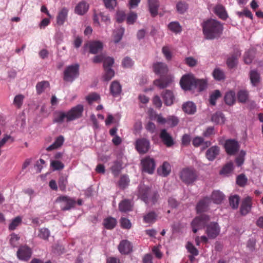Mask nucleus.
<instances>
[{
    "mask_svg": "<svg viewBox=\"0 0 263 263\" xmlns=\"http://www.w3.org/2000/svg\"><path fill=\"white\" fill-rule=\"evenodd\" d=\"M154 71L161 76V78L154 81V84L160 89H163L170 86L173 81V77L166 75L168 72V67L166 64L158 62L153 65Z\"/></svg>",
    "mask_w": 263,
    "mask_h": 263,
    "instance_id": "1",
    "label": "nucleus"
},
{
    "mask_svg": "<svg viewBox=\"0 0 263 263\" xmlns=\"http://www.w3.org/2000/svg\"><path fill=\"white\" fill-rule=\"evenodd\" d=\"M202 29L205 37L208 40H213L221 36L223 27L219 21L210 19L203 22Z\"/></svg>",
    "mask_w": 263,
    "mask_h": 263,
    "instance_id": "2",
    "label": "nucleus"
},
{
    "mask_svg": "<svg viewBox=\"0 0 263 263\" xmlns=\"http://www.w3.org/2000/svg\"><path fill=\"white\" fill-rule=\"evenodd\" d=\"M138 197L147 205L155 204L159 198V194L156 192H152L148 186L144 184H140L138 188Z\"/></svg>",
    "mask_w": 263,
    "mask_h": 263,
    "instance_id": "3",
    "label": "nucleus"
},
{
    "mask_svg": "<svg viewBox=\"0 0 263 263\" xmlns=\"http://www.w3.org/2000/svg\"><path fill=\"white\" fill-rule=\"evenodd\" d=\"M180 178L186 184H190L196 181L197 178L196 171L192 168H184L180 172Z\"/></svg>",
    "mask_w": 263,
    "mask_h": 263,
    "instance_id": "4",
    "label": "nucleus"
},
{
    "mask_svg": "<svg viewBox=\"0 0 263 263\" xmlns=\"http://www.w3.org/2000/svg\"><path fill=\"white\" fill-rule=\"evenodd\" d=\"M210 220L209 216L203 214L196 217L191 222V227L193 232L196 233L198 230L202 229L206 225Z\"/></svg>",
    "mask_w": 263,
    "mask_h": 263,
    "instance_id": "5",
    "label": "nucleus"
},
{
    "mask_svg": "<svg viewBox=\"0 0 263 263\" xmlns=\"http://www.w3.org/2000/svg\"><path fill=\"white\" fill-rule=\"evenodd\" d=\"M79 65L78 64L67 66L64 71L63 79L67 82H72L79 76Z\"/></svg>",
    "mask_w": 263,
    "mask_h": 263,
    "instance_id": "6",
    "label": "nucleus"
},
{
    "mask_svg": "<svg viewBox=\"0 0 263 263\" xmlns=\"http://www.w3.org/2000/svg\"><path fill=\"white\" fill-rule=\"evenodd\" d=\"M195 79L194 76L191 73L183 76L180 81L181 88L185 91L195 89Z\"/></svg>",
    "mask_w": 263,
    "mask_h": 263,
    "instance_id": "7",
    "label": "nucleus"
},
{
    "mask_svg": "<svg viewBox=\"0 0 263 263\" xmlns=\"http://www.w3.org/2000/svg\"><path fill=\"white\" fill-rule=\"evenodd\" d=\"M57 201L62 202L61 209L63 211L74 208L76 204V201L73 198L66 195L58 197Z\"/></svg>",
    "mask_w": 263,
    "mask_h": 263,
    "instance_id": "8",
    "label": "nucleus"
},
{
    "mask_svg": "<svg viewBox=\"0 0 263 263\" xmlns=\"http://www.w3.org/2000/svg\"><path fill=\"white\" fill-rule=\"evenodd\" d=\"M220 227L216 222L208 223L206 227L205 233L210 239H215L219 234Z\"/></svg>",
    "mask_w": 263,
    "mask_h": 263,
    "instance_id": "9",
    "label": "nucleus"
},
{
    "mask_svg": "<svg viewBox=\"0 0 263 263\" xmlns=\"http://www.w3.org/2000/svg\"><path fill=\"white\" fill-rule=\"evenodd\" d=\"M224 148L226 153L230 155H234L239 151L240 145L235 139H228L225 141Z\"/></svg>",
    "mask_w": 263,
    "mask_h": 263,
    "instance_id": "10",
    "label": "nucleus"
},
{
    "mask_svg": "<svg viewBox=\"0 0 263 263\" xmlns=\"http://www.w3.org/2000/svg\"><path fill=\"white\" fill-rule=\"evenodd\" d=\"M83 110V106L81 104H79L72 107L70 110L67 112L68 115V121H73L80 118L82 116Z\"/></svg>",
    "mask_w": 263,
    "mask_h": 263,
    "instance_id": "11",
    "label": "nucleus"
},
{
    "mask_svg": "<svg viewBox=\"0 0 263 263\" xmlns=\"http://www.w3.org/2000/svg\"><path fill=\"white\" fill-rule=\"evenodd\" d=\"M135 146L139 153L145 154L149 149L150 142L146 138L138 139L136 141Z\"/></svg>",
    "mask_w": 263,
    "mask_h": 263,
    "instance_id": "12",
    "label": "nucleus"
},
{
    "mask_svg": "<svg viewBox=\"0 0 263 263\" xmlns=\"http://www.w3.org/2000/svg\"><path fill=\"white\" fill-rule=\"evenodd\" d=\"M31 249L27 246L24 245L20 247L17 251V256L20 260L27 261L31 257Z\"/></svg>",
    "mask_w": 263,
    "mask_h": 263,
    "instance_id": "13",
    "label": "nucleus"
},
{
    "mask_svg": "<svg viewBox=\"0 0 263 263\" xmlns=\"http://www.w3.org/2000/svg\"><path fill=\"white\" fill-rule=\"evenodd\" d=\"M142 167L144 172L152 174L155 168V163L154 159L146 157L141 161Z\"/></svg>",
    "mask_w": 263,
    "mask_h": 263,
    "instance_id": "14",
    "label": "nucleus"
},
{
    "mask_svg": "<svg viewBox=\"0 0 263 263\" xmlns=\"http://www.w3.org/2000/svg\"><path fill=\"white\" fill-rule=\"evenodd\" d=\"M159 137L167 147H171L174 144L173 137L165 129L161 130Z\"/></svg>",
    "mask_w": 263,
    "mask_h": 263,
    "instance_id": "15",
    "label": "nucleus"
},
{
    "mask_svg": "<svg viewBox=\"0 0 263 263\" xmlns=\"http://www.w3.org/2000/svg\"><path fill=\"white\" fill-rule=\"evenodd\" d=\"M69 10L66 7L62 8L58 13L56 21L59 26L63 25L67 20Z\"/></svg>",
    "mask_w": 263,
    "mask_h": 263,
    "instance_id": "16",
    "label": "nucleus"
},
{
    "mask_svg": "<svg viewBox=\"0 0 263 263\" xmlns=\"http://www.w3.org/2000/svg\"><path fill=\"white\" fill-rule=\"evenodd\" d=\"M118 249L121 254H127L133 251V246L128 240H123L120 242Z\"/></svg>",
    "mask_w": 263,
    "mask_h": 263,
    "instance_id": "17",
    "label": "nucleus"
},
{
    "mask_svg": "<svg viewBox=\"0 0 263 263\" xmlns=\"http://www.w3.org/2000/svg\"><path fill=\"white\" fill-rule=\"evenodd\" d=\"M252 202L251 198L249 197H246L242 202L240 208V213L243 216L249 213L251 209Z\"/></svg>",
    "mask_w": 263,
    "mask_h": 263,
    "instance_id": "18",
    "label": "nucleus"
},
{
    "mask_svg": "<svg viewBox=\"0 0 263 263\" xmlns=\"http://www.w3.org/2000/svg\"><path fill=\"white\" fill-rule=\"evenodd\" d=\"M220 148L218 146H213L209 148L206 152V158L209 161H213L219 154Z\"/></svg>",
    "mask_w": 263,
    "mask_h": 263,
    "instance_id": "19",
    "label": "nucleus"
},
{
    "mask_svg": "<svg viewBox=\"0 0 263 263\" xmlns=\"http://www.w3.org/2000/svg\"><path fill=\"white\" fill-rule=\"evenodd\" d=\"M162 97L164 103L166 106H170L173 104L175 97L171 90H165L162 93Z\"/></svg>",
    "mask_w": 263,
    "mask_h": 263,
    "instance_id": "20",
    "label": "nucleus"
},
{
    "mask_svg": "<svg viewBox=\"0 0 263 263\" xmlns=\"http://www.w3.org/2000/svg\"><path fill=\"white\" fill-rule=\"evenodd\" d=\"M89 9V5L84 1L79 2L76 6L74 12L76 13L82 15L86 13Z\"/></svg>",
    "mask_w": 263,
    "mask_h": 263,
    "instance_id": "21",
    "label": "nucleus"
},
{
    "mask_svg": "<svg viewBox=\"0 0 263 263\" xmlns=\"http://www.w3.org/2000/svg\"><path fill=\"white\" fill-rule=\"evenodd\" d=\"M122 91V87L117 81H113L110 85V93L114 97H118Z\"/></svg>",
    "mask_w": 263,
    "mask_h": 263,
    "instance_id": "22",
    "label": "nucleus"
},
{
    "mask_svg": "<svg viewBox=\"0 0 263 263\" xmlns=\"http://www.w3.org/2000/svg\"><path fill=\"white\" fill-rule=\"evenodd\" d=\"M210 202V199L208 197L204 198L199 201L196 205L197 213H201L207 210Z\"/></svg>",
    "mask_w": 263,
    "mask_h": 263,
    "instance_id": "23",
    "label": "nucleus"
},
{
    "mask_svg": "<svg viewBox=\"0 0 263 263\" xmlns=\"http://www.w3.org/2000/svg\"><path fill=\"white\" fill-rule=\"evenodd\" d=\"M249 78L251 83L254 87L257 86L260 82V75L256 70H252L250 71Z\"/></svg>",
    "mask_w": 263,
    "mask_h": 263,
    "instance_id": "24",
    "label": "nucleus"
},
{
    "mask_svg": "<svg viewBox=\"0 0 263 263\" xmlns=\"http://www.w3.org/2000/svg\"><path fill=\"white\" fill-rule=\"evenodd\" d=\"M148 4L149 12L153 17L158 14V10L159 7L158 0H148Z\"/></svg>",
    "mask_w": 263,
    "mask_h": 263,
    "instance_id": "25",
    "label": "nucleus"
},
{
    "mask_svg": "<svg viewBox=\"0 0 263 263\" xmlns=\"http://www.w3.org/2000/svg\"><path fill=\"white\" fill-rule=\"evenodd\" d=\"M132 201L129 199H125L119 204V210L121 212H127L132 210Z\"/></svg>",
    "mask_w": 263,
    "mask_h": 263,
    "instance_id": "26",
    "label": "nucleus"
},
{
    "mask_svg": "<svg viewBox=\"0 0 263 263\" xmlns=\"http://www.w3.org/2000/svg\"><path fill=\"white\" fill-rule=\"evenodd\" d=\"M183 111L189 115H193L196 111V106L192 102H187L182 105Z\"/></svg>",
    "mask_w": 263,
    "mask_h": 263,
    "instance_id": "27",
    "label": "nucleus"
},
{
    "mask_svg": "<svg viewBox=\"0 0 263 263\" xmlns=\"http://www.w3.org/2000/svg\"><path fill=\"white\" fill-rule=\"evenodd\" d=\"M117 221L116 218L109 216L103 220V226L107 230H112L116 226Z\"/></svg>",
    "mask_w": 263,
    "mask_h": 263,
    "instance_id": "28",
    "label": "nucleus"
},
{
    "mask_svg": "<svg viewBox=\"0 0 263 263\" xmlns=\"http://www.w3.org/2000/svg\"><path fill=\"white\" fill-rule=\"evenodd\" d=\"M171 165L167 162H164L162 165L158 168V174L162 176L166 177L171 172Z\"/></svg>",
    "mask_w": 263,
    "mask_h": 263,
    "instance_id": "29",
    "label": "nucleus"
},
{
    "mask_svg": "<svg viewBox=\"0 0 263 263\" xmlns=\"http://www.w3.org/2000/svg\"><path fill=\"white\" fill-rule=\"evenodd\" d=\"M224 100L226 104L231 106L235 102V93L231 90L226 93Z\"/></svg>",
    "mask_w": 263,
    "mask_h": 263,
    "instance_id": "30",
    "label": "nucleus"
},
{
    "mask_svg": "<svg viewBox=\"0 0 263 263\" xmlns=\"http://www.w3.org/2000/svg\"><path fill=\"white\" fill-rule=\"evenodd\" d=\"M215 13L219 18L225 20L228 17V14L224 7L222 5H217L215 8Z\"/></svg>",
    "mask_w": 263,
    "mask_h": 263,
    "instance_id": "31",
    "label": "nucleus"
},
{
    "mask_svg": "<svg viewBox=\"0 0 263 263\" xmlns=\"http://www.w3.org/2000/svg\"><path fill=\"white\" fill-rule=\"evenodd\" d=\"M64 140V137L62 136H59L53 144L47 147L46 150L49 152L60 147L62 145Z\"/></svg>",
    "mask_w": 263,
    "mask_h": 263,
    "instance_id": "32",
    "label": "nucleus"
},
{
    "mask_svg": "<svg viewBox=\"0 0 263 263\" xmlns=\"http://www.w3.org/2000/svg\"><path fill=\"white\" fill-rule=\"evenodd\" d=\"M103 48L102 43L99 41L91 42L89 45L90 52L93 54L98 53Z\"/></svg>",
    "mask_w": 263,
    "mask_h": 263,
    "instance_id": "33",
    "label": "nucleus"
},
{
    "mask_svg": "<svg viewBox=\"0 0 263 263\" xmlns=\"http://www.w3.org/2000/svg\"><path fill=\"white\" fill-rule=\"evenodd\" d=\"M49 86L50 84L47 81H42L38 82L36 85V93L38 95H41L47 88L49 87Z\"/></svg>",
    "mask_w": 263,
    "mask_h": 263,
    "instance_id": "34",
    "label": "nucleus"
},
{
    "mask_svg": "<svg viewBox=\"0 0 263 263\" xmlns=\"http://www.w3.org/2000/svg\"><path fill=\"white\" fill-rule=\"evenodd\" d=\"M196 84L195 85V88H197L199 91H202L205 90L207 87L208 82L206 79H195Z\"/></svg>",
    "mask_w": 263,
    "mask_h": 263,
    "instance_id": "35",
    "label": "nucleus"
},
{
    "mask_svg": "<svg viewBox=\"0 0 263 263\" xmlns=\"http://www.w3.org/2000/svg\"><path fill=\"white\" fill-rule=\"evenodd\" d=\"M66 119L67 122L68 121V115L67 113L63 111H59L57 113L53 119L54 123H62Z\"/></svg>",
    "mask_w": 263,
    "mask_h": 263,
    "instance_id": "36",
    "label": "nucleus"
},
{
    "mask_svg": "<svg viewBox=\"0 0 263 263\" xmlns=\"http://www.w3.org/2000/svg\"><path fill=\"white\" fill-rule=\"evenodd\" d=\"M157 215L155 212H151L143 216V221L146 223H154L156 221Z\"/></svg>",
    "mask_w": 263,
    "mask_h": 263,
    "instance_id": "37",
    "label": "nucleus"
},
{
    "mask_svg": "<svg viewBox=\"0 0 263 263\" xmlns=\"http://www.w3.org/2000/svg\"><path fill=\"white\" fill-rule=\"evenodd\" d=\"M211 198L215 203L220 204L224 199V195L219 191H214Z\"/></svg>",
    "mask_w": 263,
    "mask_h": 263,
    "instance_id": "38",
    "label": "nucleus"
},
{
    "mask_svg": "<svg viewBox=\"0 0 263 263\" xmlns=\"http://www.w3.org/2000/svg\"><path fill=\"white\" fill-rule=\"evenodd\" d=\"M211 120L216 124L223 123L224 122V115L221 112H216L212 115Z\"/></svg>",
    "mask_w": 263,
    "mask_h": 263,
    "instance_id": "39",
    "label": "nucleus"
},
{
    "mask_svg": "<svg viewBox=\"0 0 263 263\" xmlns=\"http://www.w3.org/2000/svg\"><path fill=\"white\" fill-rule=\"evenodd\" d=\"M168 29L176 34L182 31V27L178 22H172L168 25Z\"/></svg>",
    "mask_w": 263,
    "mask_h": 263,
    "instance_id": "40",
    "label": "nucleus"
},
{
    "mask_svg": "<svg viewBox=\"0 0 263 263\" xmlns=\"http://www.w3.org/2000/svg\"><path fill=\"white\" fill-rule=\"evenodd\" d=\"M122 168V163L120 161H116L111 167V171L114 176L117 177L119 175Z\"/></svg>",
    "mask_w": 263,
    "mask_h": 263,
    "instance_id": "41",
    "label": "nucleus"
},
{
    "mask_svg": "<svg viewBox=\"0 0 263 263\" xmlns=\"http://www.w3.org/2000/svg\"><path fill=\"white\" fill-rule=\"evenodd\" d=\"M22 222V218L21 216H18L13 219L9 224L8 229L10 231H13L16 229V228L21 224Z\"/></svg>",
    "mask_w": 263,
    "mask_h": 263,
    "instance_id": "42",
    "label": "nucleus"
},
{
    "mask_svg": "<svg viewBox=\"0 0 263 263\" xmlns=\"http://www.w3.org/2000/svg\"><path fill=\"white\" fill-rule=\"evenodd\" d=\"M221 94L219 90H214L210 96L209 102L211 105L214 106L216 105V100L220 98Z\"/></svg>",
    "mask_w": 263,
    "mask_h": 263,
    "instance_id": "43",
    "label": "nucleus"
},
{
    "mask_svg": "<svg viewBox=\"0 0 263 263\" xmlns=\"http://www.w3.org/2000/svg\"><path fill=\"white\" fill-rule=\"evenodd\" d=\"M238 101L242 103L247 102L249 98V93L247 90H240L237 93Z\"/></svg>",
    "mask_w": 263,
    "mask_h": 263,
    "instance_id": "44",
    "label": "nucleus"
},
{
    "mask_svg": "<svg viewBox=\"0 0 263 263\" xmlns=\"http://www.w3.org/2000/svg\"><path fill=\"white\" fill-rule=\"evenodd\" d=\"M233 163L230 162L227 163L220 171V174L221 175H228L233 170Z\"/></svg>",
    "mask_w": 263,
    "mask_h": 263,
    "instance_id": "45",
    "label": "nucleus"
},
{
    "mask_svg": "<svg viewBox=\"0 0 263 263\" xmlns=\"http://www.w3.org/2000/svg\"><path fill=\"white\" fill-rule=\"evenodd\" d=\"M129 183V179L127 176L122 175L118 182V185L121 189H125Z\"/></svg>",
    "mask_w": 263,
    "mask_h": 263,
    "instance_id": "46",
    "label": "nucleus"
},
{
    "mask_svg": "<svg viewBox=\"0 0 263 263\" xmlns=\"http://www.w3.org/2000/svg\"><path fill=\"white\" fill-rule=\"evenodd\" d=\"M248 181V178L244 174H241L236 177V183L240 187H244Z\"/></svg>",
    "mask_w": 263,
    "mask_h": 263,
    "instance_id": "47",
    "label": "nucleus"
},
{
    "mask_svg": "<svg viewBox=\"0 0 263 263\" xmlns=\"http://www.w3.org/2000/svg\"><path fill=\"white\" fill-rule=\"evenodd\" d=\"M240 198L238 195H234L229 198V202L230 206L234 209L238 208L239 205Z\"/></svg>",
    "mask_w": 263,
    "mask_h": 263,
    "instance_id": "48",
    "label": "nucleus"
},
{
    "mask_svg": "<svg viewBox=\"0 0 263 263\" xmlns=\"http://www.w3.org/2000/svg\"><path fill=\"white\" fill-rule=\"evenodd\" d=\"M37 236L41 239L47 240L50 236V231L47 228H41L39 230Z\"/></svg>",
    "mask_w": 263,
    "mask_h": 263,
    "instance_id": "49",
    "label": "nucleus"
},
{
    "mask_svg": "<svg viewBox=\"0 0 263 263\" xmlns=\"http://www.w3.org/2000/svg\"><path fill=\"white\" fill-rule=\"evenodd\" d=\"M50 166L53 171L62 170L64 168L65 165L64 163L59 160H52L50 163Z\"/></svg>",
    "mask_w": 263,
    "mask_h": 263,
    "instance_id": "50",
    "label": "nucleus"
},
{
    "mask_svg": "<svg viewBox=\"0 0 263 263\" xmlns=\"http://www.w3.org/2000/svg\"><path fill=\"white\" fill-rule=\"evenodd\" d=\"M179 121V119L175 116H169L167 117V124L171 127L177 126Z\"/></svg>",
    "mask_w": 263,
    "mask_h": 263,
    "instance_id": "51",
    "label": "nucleus"
},
{
    "mask_svg": "<svg viewBox=\"0 0 263 263\" xmlns=\"http://www.w3.org/2000/svg\"><path fill=\"white\" fill-rule=\"evenodd\" d=\"M105 70V73L103 76V79L106 81L110 80L115 75V72L111 68H104Z\"/></svg>",
    "mask_w": 263,
    "mask_h": 263,
    "instance_id": "52",
    "label": "nucleus"
},
{
    "mask_svg": "<svg viewBox=\"0 0 263 263\" xmlns=\"http://www.w3.org/2000/svg\"><path fill=\"white\" fill-rule=\"evenodd\" d=\"M213 76L215 79L218 81H220L224 79V74L219 68H215L214 70Z\"/></svg>",
    "mask_w": 263,
    "mask_h": 263,
    "instance_id": "53",
    "label": "nucleus"
},
{
    "mask_svg": "<svg viewBox=\"0 0 263 263\" xmlns=\"http://www.w3.org/2000/svg\"><path fill=\"white\" fill-rule=\"evenodd\" d=\"M20 237L18 235L14 233H12L10 235V238L9 240L11 246L13 248L16 247L18 244V240H20Z\"/></svg>",
    "mask_w": 263,
    "mask_h": 263,
    "instance_id": "54",
    "label": "nucleus"
},
{
    "mask_svg": "<svg viewBox=\"0 0 263 263\" xmlns=\"http://www.w3.org/2000/svg\"><path fill=\"white\" fill-rule=\"evenodd\" d=\"M187 8V5L183 2H179L176 5V9L178 12L183 14Z\"/></svg>",
    "mask_w": 263,
    "mask_h": 263,
    "instance_id": "55",
    "label": "nucleus"
},
{
    "mask_svg": "<svg viewBox=\"0 0 263 263\" xmlns=\"http://www.w3.org/2000/svg\"><path fill=\"white\" fill-rule=\"evenodd\" d=\"M86 100L89 104H91L94 101H98L100 100V97L99 94L96 92L90 93L86 97Z\"/></svg>",
    "mask_w": 263,
    "mask_h": 263,
    "instance_id": "56",
    "label": "nucleus"
},
{
    "mask_svg": "<svg viewBox=\"0 0 263 263\" xmlns=\"http://www.w3.org/2000/svg\"><path fill=\"white\" fill-rule=\"evenodd\" d=\"M237 63V57L234 54L229 57L227 61V65L230 68H234L236 65Z\"/></svg>",
    "mask_w": 263,
    "mask_h": 263,
    "instance_id": "57",
    "label": "nucleus"
},
{
    "mask_svg": "<svg viewBox=\"0 0 263 263\" xmlns=\"http://www.w3.org/2000/svg\"><path fill=\"white\" fill-rule=\"evenodd\" d=\"M103 63L104 68H111L114 63V59L112 58L105 56Z\"/></svg>",
    "mask_w": 263,
    "mask_h": 263,
    "instance_id": "58",
    "label": "nucleus"
},
{
    "mask_svg": "<svg viewBox=\"0 0 263 263\" xmlns=\"http://www.w3.org/2000/svg\"><path fill=\"white\" fill-rule=\"evenodd\" d=\"M186 248L189 252L193 255L197 256L199 254V251L190 242H187Z\"/></svg>",
    "mask_w": 263,
    "mask_h": 263,
    "instance_id": "59",
    "label": "nucleus"
},
{
    "mask_svg": "<svg viewBox=\"0 0 263 263\" xmlns=\"http://www.w3.org/2000/svg\"><path fill=\"white\" fill-rule=\"evenodd\" d=\"M24 97L22 95H16L13 100V104L18 108H20L23 104Z\"/></svg>",
    "mask_w": 263,
    "mask_h": 263,
    "instance_id": "60",
    "label": "nucleus"
},
{
    "mask_svg": "<svg viewBox=\"0 0 263 263\" xmlns=\"http://www.w3.org/2000/svg\"><path fill=\"white\" fill-rule=\"evenodd\" d=\"M124 28H120L116 31L115 34H114V42L117 43L120 42V41L122 39L123 33H124Z\"/></svg>",
    "mask_w": 263,
    "mask_h": 263,
    "instance_id": "61",
    "label": "nucleus"
},
{
    "mask_svg": "<svg viewBox=\"0 0 263 263\" xmlns=\"http://www.w3.org/2000/svg\"><path fill=\"white\" fill-rule=\"evenodd\" d=\"M121 227L125 229H129L132 227V223L129 219L122 217L120 219Z\"/></svg>",
    "mask_w": 263,
    "mask_h": 263,
    "instance_id": "62",
    "label": "nucleus"
},
{
    "mask_svg": "<svg viewBox=\"0 0 263 263\" xmlns=\"http://www.w3.org/2000/svg\"><path fill=\"white\" fill-rule=\"evenodd\" d=\"M137 18V14L135 12H130L127 16L126 21L128 24H133Z\"/></svg>",
    "mask_w": 263,
    "mask_h": 263,
    "instance_id": "63",
    "label": "nucleus"
},
{
    "mask_svg": "<svg viewBox=\"0 0 263 263\" xmlns=\"http://www.w3.org/2000/svg\"><path fill=\"white\" fill-rule=\"evenodd\" d=\"M253 53L252 51H249L245 52L243 57L244 62L246 64H250L253 59Z\"/></svg>",
    "mask_w": 263,
    "mask_h": 263,
    "instance_id": "64",
    "label": "nucleus"
}]
</instances>
